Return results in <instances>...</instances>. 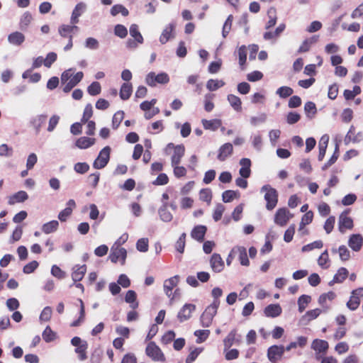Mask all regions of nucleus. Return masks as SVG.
<instances>
[{"label":"nucleus","mask_w":363,"mask_h":363,"mask_svg":"<svg viewBox=\"0 0 363 363\" xmlns=\"http://www.w3.org/2000/svg\"><path fill=\"white\" fill-rule=\"evenodd\" d=\"M362 244L363 237L359 234L352 235L348 240L350 247L355 252L361 250Z\"/></svg>","instance_id":"a211bd4d"},{"label":"nucleus","mask_w":363,"mask_h":363,"mask_svg":"<svg viewBox=\"0 0 363 363\" xmlns=\"http://www.w3.org/2000/svg\"><path fill=\"white\" fill-rule=\"evenodd\" d=\"M86 5L84 2L78 3L72 13L71 16V23L73 24L77 23L79 22V17L86 11Z\"/></svg>","instance_id":"412c9836"},{"label":"nucleus","mask_w":363,"mask_h":363,"mask_svg":"<svg viewBox=\"0 0 363 363\" xmlns=\"http://www.w3.org/2000/svg\"><path fill=\"white\" fill-rule=\"evenodd\" d=\"M241 168L239 170V174L243 178H248L251 174V161L248 158H242L240 160Z\"/></svg>","instance_id":"5701e85b"},{"label":"nucleus","mask_w":363,"mask_h":363,"mask_svg":"<svg viewBox=\"0 0 363 363\" xmlns=\"http://www.w3.org/2000/svg\"><path fill=\"white\" fill-rule=\"evenodd\" d=\"M261 191L265 192L264 199L267 201V208L272 210L277 206L278 201V194L275 189L269 185H264L262 187Z\"/></svg>","instance_id":"7ed1b4c3"},{"label":"nucleus","mask_w":363,"mask_h":363,"mask_svg":"<svg viewBox=\"0 0 363 363\" xmlns=\"http://www.w3.org/2000/svg\"><path fill=\"white\" fill-rule=\"evenodd\" d=\"M167 202H164L162 206L158 210L160 219L164 222H170L173 219V216L167 210Z\"/></svg>","instance_id":"c756f323"},{"label":"nucleus","mask_w":363,"mask_h":363,"mask_svg":"<svg viewBox=\"0 0 363 363\" xmlns=\"http://www.w3.org/2000/svg\"><path fill=\"white\" fill-rule=\"evenodd\" d=\"M196 310V306L192 303H185L179 310L177 314V318L182 323L190 319L192 313Z\"/></svg>","instance_id":"f8f14e48"},{"label":"nucleus","mask_w":363,"mask_h":363,"mask_svg":"<svg viewBox=\"0 0 363 363\" xmlns=\"http://www.w3.org/2000/svg\"><path fill=\"white\" fill-rule=\"evenodd\" d=\"M28 196L24 191H19L9 198V204L13 205L16 203L23 202L27 200Z\"/></svg>","instance_id":"cd10ccee"},{"label":"nucleus","mask_w":363,"mask_h":363,"mask_svg":"<svg viewBox=\"0 0 363 363\" xmlns=\"http://www.w3.org/2000/svg\"><path fill=\"white\" fill-rule=\"evenodd\" d=\"M209 335V330H198L194 332V335L197 337V343H201L204 342L208 337Z\"/></svg>","instance_id":"8fccbe9b"},{"label":"nucleus","mask_w":363,"mask_h":363,"mask_svg":"<svg viewBox=\"0 0 363 363\" xmlns=\"http://www.w3.org/2000/svg\"><path fill=\"white\" fill-rule=\"evenodd\" d=\"M293 92V89L291 87L285 86H281L276 91L277 94H278L281 98L290 96Z\"/></svg>","instance_id":"0e129e2a"},{"label":"nucleus","mask_w":363,"mask_h":363,"mask_svg":"<svg viewBox=\"0 0 363 363\" xmlns=\"http://www.w3.org/2000/svg\"><path fill=\"white\" fill-rule=\"evenodd\" d=\"M86 272V266L85 264H76L72 268V279L74 282L81 281Z\"/></svg>","instance_id":"6ab92c4d"},{"label":"nucleus","mask_w":363,"mask_h":363,"mask_svg":"<svg viewBox=\"0 0 363 363\" xmlns=\"http://www.w3.org/2000/svg\"><path fill=\"white\" fill-rule=\"evenodd\" d=\"M59 228V222L57 220H53L49 221L42 226V230L45 234H50L55 232Z\"/></svg>","instance_id":"e433bc0d"},{"label":"nucleus","mask_w":363,"mask_h":363,"mask_svg":"<svg viewBox=\"0 0 363 363\" xmlns=\"http://www.w3.org/2000/svg\"><path fill=\"white\" fill-rule=\"evenodd\" d=\"M228 101H229L231 106L236 111H240L242 110V102L240 99L233 94H229L228 96Z\"/></svg>","instance_id":"37998d69"},{"label":"nucleus","mask_w":363,"mask_h":363,"mask_svg":"<svg viewBox=\"0 0 363 363\" xmlns=\"http://www.w3.org/2000/svg\"><path fill=\"white\" fill-rule=\"evenodd\" d=\"M285 352V347L283 345H272L267 350V358L271 362H274L281 359Z\"/></svg>","instance_id":"9b49d317"},{"label":"nucleus","mask_w":363,"mask_h":363,"mask_svg":"<svg viewBox=\"0 0 363 363\" xmlns=\"http://www.w3.org/2000/svg\"><path fill=\"white\" fill-rule=\"evenodd\" d=\"M286 28L285 24L281 23L280 24L274 32H266L264 34V38L266 40H272V39H277L279 35Z\"/></svg>","instance_id":"f704fd0d"},{"label":"nucleus","mask_w":363,"mask_h":363,"mask_svg":"<svg viewBox=\"0 0 363 363\" xmlns=\"http://www.w3.org/2000/svg\"><path fill=\"white\" fill-rule=\"evenodd\" d=\"M121 13L123 16H126L128 15V10L124 7L123 5L116 4L114 5L111 9V13L112 16H116L118 13Z\"/></svg>","instance_id":"603ef678"},{"label":"nucleus","mask_w":363,"mask_h":363,"mask_svg":"<svg viewBox=\"0 0 363 363\" xmlns=\"http://www.w3.org/2000/svg\"><path fill=\"white\" fill-rule=\"evenodd\" d=\"M336 295L333 291H329L322 294L318 299V303L323 306H327L328 301H332Z\"/></svg>","instance_id":"a18cd8bd"},{"label":"nucleus","mask_w":363,"mask_h":363,"mask_svg":"<svg viewBox=\"0 0 363 363\" xmlns=\"http://www.w3.org/2000/svg\"><path fill=\"white\" fill-rule=\"evenodd\" d=\"M146 354L155 362H164L165 360L164 355L160 348L153 342H150L146 349Z\"/></svg>","instance_id":"0eeeda50"},{"label":"nucleus","mask_w":363,"mask_h":363,"mask_svg":"<svg viewBox=\"0 0 363 363\" xmlns=\"http://www.w3.org/2000/svg\"><path fill=\"white\" fill-rule=\"evenodd\" d=\"M225 82L223 80L218 79H209L207 82L206 87L209 91H215L223 86Z\"/></svg>","instance_id":"de8ad7c7"},{"label":"nucleus","mask_w":363,"mask_h":363,"mask_svg":"<svg viewBox=\"0 0 363 363\" xmlns=\"http://www.w3.org/2000/svg\"><path fill=\"white\" fill-rule=\"evenodd\" d=\"M313 218V213L312 211L306 212L301 218V220L299 225V232L301 233L302 235L308 234L307 230L305 229V226L306 225L310 224Z\"/></svg>","instance_id":"a878e982"},{"label":"nucleus","mask_w":363,"mask_h":363,"mask_svg":"<svg viewBox=\"0 0 363 363\" xmlns=\"http://www.w3.org/2000/svg\"><path fill=\"white\" fill-rule=\"evenodd\" d=\"M323 244L321 240H316L310 244L304 245L302 247L301 250L303 252H309V251L313 250V249H320V248L323 247Z\"/></svg>","instance_id":"13d9d810"},{"label":"nucleus","mask_w":363,"mask_h":363,"mask_svg":"<svg viewBox=\"0 0 363 363\" xmlns=\"http://www.w3.org/2000/svg\"><path fill=\"white\" fill-rule=\"evenodd\" d=\"M318 41L317 36H313L310 38L305 40L301 46L299 47L298 52H305L309 50L311 46L315 43Z\"/></svg>","instance_id":"58836bf2"},{"label":"nucleus","mask_w":363,"mask_h":363,"mask_svg":"<svg viewBox=\"0 0 363 363\" xmlns=\"http://www.w3.org/2000/svg\"><path fill=\"white\" fill-rule=\"evenodd\" d=\"M74 69L69 68L64 71L61 75V82L64 84L63 91L69 92L83 79L82 72H78L74 74Z\"/></svg>","instance_id":"f257e3e1"},{"label":"nucleus","mask_w":363,"mask_h":363,"mask_svg":"<svg viewBox=\"0 0 363 363\" xmlns=\"http://www.w3.org/2000/svg\"><path fill=\"white\" fill-rule=\"evenodd\" d=\"M203 128L206 130H216L220 125V121L219 120H206L203 119L201 121Z\"/></svg>","instance_id":"4c0bfd02"},{"label":"nucleus","mask_w":363,"mask_h":363,"mask_svg":"<svg viewBox=\"0 0 363 363\" xmlns=\"http://www.w3.org/2000/svg\"><path fill=\"white\" fill-rule=\"evenodd\" d=\"M338 228L340 233H344L346 230H351L353 228V220L348 216L347 212L340 214L338 220Z\"/></svg>","instance_id":"ddd939ff"},{"label":"nucleus","mask_w":363,"mask_h":363,"mask_svg":"<svg viewBox=\"0 0 363 363\" xmlns=\"http://www.w3.org/2000/svg\"><path fill=\"white\" fill-rule=\"evenodd\" d=\"M174 27L175 25L174 23H170L165 27L160 37V41L161 43H166L171 38L173 37L172 33Z\"/></svg>","instance_id":"bb28decb"},{"label":"nucleus","mask_w":363,"mask_h":363,"mask_svg":"<svg viewBox=\"0 0 363 363\" xmlns=\"http://www.w3.org/2000/svg\"><path fill=\"white\" fill-rule=\"evenodd\" d=\"M56 337V334L51 330L49 326H47L43 333V338L47 342H51Z\"/></svg>","instance_id":"680f3d73"},{"label":"nucleus","mask_w":363,"mask_h":363,"mask_svg":"<svg viewBox=\"0 0 363 363\" xmlns=\"http://www.w3.org/2000/svg\"><path fill=\"white\" fill-rule=\"evenodd\" d=\"M199 199L207 202L208 204L211 203L212 199V192L209 189H203L200 191Z\"/></svg>","instance_id":"bf43d9fd"},{"label":"nucleus","mask_w":363,"mask_h":363,"mask_svg":"<svg viewBox=\"0 0 363 363\" xmlns=\"http://www.w3.org/2000/svg\"><path fill=\"white\" fill-rule=\"evenodd\" d=\"M233 252L238 255L240 264L247 267L250 265V261L247 257L246 248L242 246H235L233 247Z\"/></svg>","instance_id":"aec40b11"},{"label":"nucleus","mask_w":363,"mask_h":363,"mask_svg":"<svg viewBox=\"0 0 363 363\" xmlns=\"http://www.w3.org/2000/svg\"><path fill=\"white\" fill-rule=\"evenodd\" d=\"M25 35L18 31H15L8 35V41L10 44L20 46L25 41Z\"/></svg>","instance_id":"393cba45"},{"label":"nucleus","mask_w":363,"mask_h":363,"mask_svg":"<svg viewBox=\"0 0 363 363\" xmlns=\"http://www.w3.org/2000/svg\"><path fill=\"white\" fill-rule=\"evenodd\" d=\"M311 349L313 350L316 354H325L328 350L329 345L326 340L320 339H315L311 343Z\"/></svg>","instance_id":"dca6fc26"},{"label":"nucleus","mask_w":363,"mask_h":363,"mask_svg":"<svg viewBox=\"0 0 363 363\" xmlns=\"http://www.w3.org/2000/svg\"><path fill=\"white\" fill-rule=\"evenodd\" d=\"M130 35L135 40H128L127 41V46L130 48H135L138 44L143 43V38L138 30V26L136 24H133L130 27Z\"/></svg>","instance_id":"9d476101"},{"label":"nucleus","mask_w":363,"mask_h":363,"mask_svg":"<svg viewBox=\"0 0 363 363\" xmlns=\"http://www.w3.org/2000/svg\"><path fill=\"white\" fill-rule=\"evenodd\" d=\"M101 90V85L97 82H92L87 88L88 93L91 96H96L99 94Z\"/></svg>","instance_id":"052dcab7"},{"label":"nucleus","mask_w":363,"mask_h":363,"mask_svg":"<svg viewBox=\"0 0 363 363\" xmlns=\"http://www.w3.org/2000/svg\"><path fill=\"white\" fill-rule=\"evenodd\" d=\"M136 293L133 290H128L125 296V301L130 303V307L135 309L138 306V303L136 302Z\"/></svg>","instance_id":"a19ab883"},{"label":"nucleus","mask_w":363,"mask_h":363,"mask_svg":"<svg viewBox=\"0 0 363 363\" xmlns=\"http://www.w3.org/2000/svg\"><path fill=\"white\" fill-rule=\"evenodd\" d=\"M304 110L309 118H313L317 112L315 104L311 101H308L305 104Z\"/></svg>","instance_id":"864d4df0"},{"label":"nucleus","mask_w":363,"mask_h":363,"mask_svg":"<svg viewBox=\"0 0 363 363\" xmlns=\"http://www.w3.org/2000/svg\"><path fill=\"white\" fill-rule=\"evenodd\" d=\"M179 281V276L176 275L172 277H170L169 279H166L164 281V291L165 294L171 299H173L174 297L172 290L174 287L177 286Z\"/></svg>","instance_id":"4468645a"},{"label":"nucleus","mask_w":363,"mask_h":363,"mask_svg":"<svg viewBox=\"0 0 363 363\" xmlns=\"http://www.w3.org/2000/svg\"><path fill=\"white\" fill-rule=\"evenodd\" d=\"M311 298L308 295H302L298 298V311L302 313L308 306V304L311 302Z\"/></svg>","instance_id":"09e8293b"},{"label":"nucleus","mask_w":363,"mask_h":363,"mask_svg":"<svg viewBox=\"0 0 363 363\" xmlns=\"http://www.w3.org/2000/svg\"><path fill=\"white\" fill-rule=\"evenodd\" d=\"M339 257L342 261H347L350 257V252L345 245H341L337 250Z\"/></svg>","instance_id":"69168bd1"},{"label":"nucleus","mask_w":363,"mask_h":363,"mask_svg":"<svg viewBox=\"0 0 363 363\" xmlns=\"http://www.w3.org/2000/svg\"><path fill=\"white\" fill-rule=\"evenodd\" d=\"M123 118L124 112L122 111H118L113 115L112 119V127L113 129H117L118 128L121 123L123 120Z\"/></svg>","instance_id":"3c124183"},{"label":"nucleus","mask_w":363,"mask_h":363,"mask_svg":"<svg viewBox=\"0 0 363 363\" xmlns=\"http://www.w3.org/2000/svg\"><path fill=\"white\" fill-rule=\"evenodd\" d=\"M225 210V206L221 203H218L216 206V208L213 213V218L215 221H218L219 220H220Z\"/></svg>","instance_id":"4d7b16f0"},{"label":"nucleus","mask_w":363,"mask_h":363,"mask_svg":"<svg viewBox=\"0 0 363 363\" xmlns=\"http://www.w3.org/2000/svg\"><path fill=\"white\" fill-rule=\"evenodd\" d=\"M348 276V271L345 267H341L337 270V272L335 274L332 282L333 283H342Z\"/></svg>","instance_id":"ea45409f"},{"label":"nucleus","mask_w":363,"mask_h":363,"mask_svg":"<svg viewBox=\"0 0 363 363\" xmlns=\"http://www.w3.org/2000/svg\"><path fill=\"white\" fill-rule=\"evenodd\" d=\"M294 215L286 208H279L274 215V223L279 226H285Z\"/></svg>","instance_id":"1a4fd4ad"},{"label":"nucleus","mask_w":363,"mask_h":363,"mask_svg":"<svg viewBox=\"0 0 363 363\" xmlns=\"http://www.w3.org/2000/svg\"><path fill=\"white\" fill-rule=\"evenodd\" d=\"M169 81V77L165 72L156 74L155 72H151L145 77L146 84L150 86H155L157 84H167Z\"/></svg>","instance_id":"39448f33"},{"label":"nucleus","mask_w":363,"mask_h":363,"mask_svg":"<svg viewBox=\"0 0 363 363\" xmlns=\"http://www.w3.org/2000/svg\"><path fill=\"white\" fill-rule=\"evenodd\" d=\"M236 330H233L228 333L226 337L223 340V345L225 349H230L234 343L239 342L236 338Z\"/></svg>","instance_id":"473e14b6"},{"label":"nucleus","mask_w":363,"mask_h":363,"mask_svg":"<svg viewBox=\"0 0 363 363\" xmlns=\"http://www.w3.org/2000/svg\"><path fill=\"white\" fill-rule=\"evenodd\" d=\"M360 304L359 296L352 295L350 300L347 303V306L352 311L356 310Z\"/></svg>","instance_id":"774afa93"},{"label":"nucleus","mask_w":363,"mask_h":363,"mask_svg":"<svg viewBox=\"0 0 363 363\" xmlns=\"http://www.w3.org/2000/svg\"><path fill=\"white\" fill-rule=\"evenodd\" d=\"M52 313V310L50 307L46 306L42 311L40 315V320L41 322H48L50 320Z\"/></svg>","instance_id":"e2e57ef3"},{"label":"nucleus","mask_w":363,"mask_h":363,"mask_svg":"<svg viewBox=\"0 0 363 363\" xmlns=\"http://www.w3.org/2000/svg\"><path fill=\"white\" fill-rule=\"evenodd\" d=\"M133 91V86L130 83H124L122 84L120 90V97L123 100L130 98Z\"/></svg>","instance_id":"c9c22d12"},{"label":"nucleus","mask_w":363,"mask_h":363,"mask_svg":"<svg viewBox=\"0 0 363 363\" xmlns=\"http://www.w3.org/2000/svg\"><path fill=\"white\" fill-rule=\"evenodd\" d=\"M127 257V251L123 247H118L116 245H113L111 249V254L109 255L110 260L116 263L120 262L121 265L125 264Z\"/></svg>","instance_id":"6e6552de"},{"label":"nucleus","mask_w":363,"mask_h":363,"mask_svg":"<svg viewBox=\"0 0 363 363\" xmlns=\"http://www.w3.org/2000/svg\"><path fill=\"white\" fill-rule=\"evenodd\" d=\"M233 147L232 144H230L229 143H225L219 148L218 154V157H217L218 159L220 161L225 160L229 156L231 155V154L233 153Z\"/></svg>","instance_id":"b1692460"},{"label":"nucleus","mask_w":363,"mask_h":363,"mask_svg":"<svg viewBox=\"0 0 363 363\" xmlns=\"http://www.w3.org/2000/svg\"><path fill=\"white\" fill-rule=\"evenodd\" d=\"M207 228L203 225L195 226L191 232V236L193 239L202 242L203 240Z\"/></svg>","instance_id":"4be33fe9"},{"label":"nucleus","mask_w":363,"mask_h":363,"mask_svg":"<svg viewBox=\"0 0 363 363\" xmlns=\"http://www.w3.org/2000/svg\"><path fill=\"white\" fill-rule=\"evenodd\" d=\"M361 93V88L359 86H354L352 90L345 89L343 96L346 100L354 99L357 95Z\"/></svg>","instance_id":"49530a36"},{"label":"nucleus","mask_w":363,"mask_h":363,"mask_svg":"<svg viewBox=\"0 0 363 363\" xmlns=\"http://www.w3.org/2000/svg\"><path fill=\"white\" fill-rule=\"evenodd\" d=\"M111 147L106 146L99 152L98 157L93 163V167L96 169H103L108 164L110 159Z\"/></svg>","instance_id":"423d86ee"},{"label":"nucleus","mask_w":363,"mask_h":363,"mask_svg":"<svg viewBox=\"0 0 363 363\" xmlns=\"http://www.w3.org/2000/svg\"><path fill=\"white\" fill-rule=\"evenodd\" d=\"M330 260L328 250H325L318 257V264L323 269H328L330 267Z\"/></svg>","instance_id":"79ce46f5"},{"label":"nucleus","mask_w":363,"mask_h":363,"mask_svg":"<svg viewBox=\"0 0 363 363\" xmlns=\"http://www.w3.org/2000/svg\"><path fill=\"white\" fill-rule=\"evenodd\" d=\"M220 301H216L206 308L200 318L201 323L203 327L208 328L211 325L213 319L217 313Z\"/></svg>","instance_id":"f03ea898"},{"label":"nucleus","mask_w":363,"mask_h":363,"mask_svg":"<svg viewBox=\"0 0 363 363\" xmlns=\"http://www.w3.org/2000/svg\"><path fill=\"white\" fill-rule=\"evenodd\" d=\"M211 267L215 272H220L224 269V262L219 254L214 253L210 259Z\"/></svg>","instance_id":"f3484780"},{"label":"nucleus","mask_w":363,"mask_h":363,"mask_svg":"<svg viewBox=\"0 0 363 363\" xmlns=\"http://www.w3.org/2000/svg\"><path fill=\"white\" fill-rule=\"evenodd\" d=\"M329 141V136L328 135H324L321 137L319 141V154H318V160H323L328 147Z\"/></svg>","instance_id":"7c9ffc66"},{"label":"nucleus","mask_w":363,"mask_h":363,"mask_svg":"<svg viewBox=\"0 0 363 363\" xmlns=\"http://www.w3.org/2000/svg\"><path fill=\"white\" fill-rule=\"evenodd\" d=\"M281 308L279 304H270L264 309V314L267 317L275 318L281 313Z\"/></svg>","instance_id":"c85d7f7f"},{"label":"nucleus","mask_w":363,"mask_h":363,"mask_svg":"<svg viewBox=\"0 0 363 363\" xmlns=\"http://www.w3.org/2000/svg\"><path fill=\"white\" fill-rule=\"evenodd\" d=\"M33 19L32 15L28 11L23 13L20 19V27L21 28H26Z\"/></svg>","instance_id":"6e6d98bb"},{"label":"nucleus","mask_w":363,"mask_h":363,"mask_svg":"<svg viewBox=\"0 0 363 363\" xmlns=\"http://www.w3.org/2000/svg\"><path fill=\"white\" fill-rule=\"evenodd\" d=\"M66 206V208L61 211L57 216L61 222H65L72 215L73 210L76 207V203L74 199H69L67 202Z\"/></svg>","instance_id":"2eb2a0df"},{"label":"nucleus","mask_w":363,"mask_h":363,"mask_svg":"<svg viewBox=\"0 0 363 363\" xmlns=\"http://www.w3.org/2000/svg\"><path fill=\"white\" fill-rule=\"evenodd\" d=\"M74 30H78L77 26L62 25L59 27L58 32L62 37L69 38Z\"/></svg>","instance_id":"72a5a7b5"},{"label":"nucleus","mask_w":363,"mask_h":363,"mask_svg":"<svg viewBox=\"0 0 363 363\" xmlns=\"http://www.w3.org/2000/svg\"><path fill=\"white\" fill-rule=\"evenodd\" d=\"M223 201L225 203L232 201L235 198L238 197V194L232 190H227L223 193Z\"/></svg>","instance_id":"338daca9"},{"label":"nucleus","mask_w":363,"mask_h":363,"mask_svg":"<svg viewBox=\"0 0 363 363\" xmlns=\"http://www.w3.org/2000/svg\"><path fill=\"white\" fill-rule=\"evenodd\" d=\"M225 358L228 361L236 359L239 357V351L237 349H225L223 350Z\"/></svg>","instance_id":"5fc2aeb1"},{"label":"nucleus","mask_w":363,"mask_h":363,"mask_svg":"<svg viewBox=\"0 0 363 363\" xmlns=\"http://www.w3.org/2000/svg\"><path fill=\"white\" fill-rule=\"evenodd\" d=\"M173 150V153L171 157L172 165L179 164L181 160L184 155L185 148L184 145H174L172 143L167 145L166 147V152L170 154L169 150Z\"/></svg>","instance_id":"20e7f679"},{"label":"nucleus","mask_w":363,"mask_h":363,"mask_svg":"<svg viewBox=\"0 0 363 363\" xmlns=\"http://www.w3.org/2000/svg\"><path fill=\"white\" fill-rule=\"evenodd\" d=\"M94 143V138L81 137L77 140L75 145L79 149H86L92 146Z\"/></svg>","instance_id":"2f4dec72"},{"label":"nucleus","mask_w":363,"mask_h":363,"mask_svg":"<svg viewBox=\"0 0 363 363\" xmlns=\"http://www.w3.org/2000/svg\"><path fill=\"white\" fill-rule=\"evenodd\" d=\"M322 311L320 308H315L311 311H307L305 315L302 317L303 320H306L307 322H310L315 318H317Z\"/></svg>","instance_id":"c03bdc74"}]
</instances>
